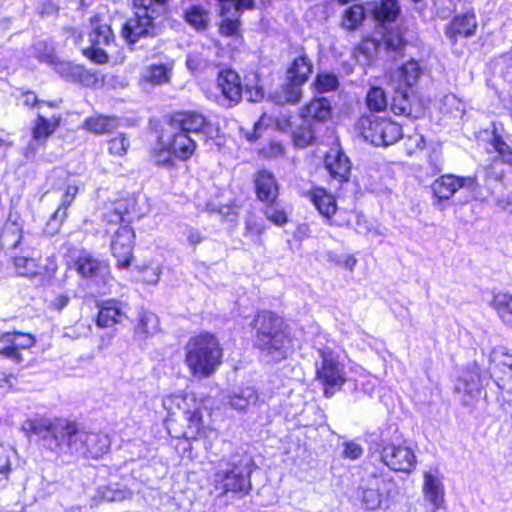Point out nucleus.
Listing matches in <instances>:
<instances>
[{"mask_svg": "<svg viewBox=\"0 0 512 512\" xmlns=\"http://www.w3.org/2000/svg\"><path fill=\"white\" fill-rule=\"evenodd\" d=\"M22 429L38 436L44 448L58 454L78 453L97 459L106 454L111 445L107 434L87 432L65 419H29Z\"/></svg>", "mask_w": 512, "mask_h": 512, "instance_id": "obj_1", "label": "nucleus"}, {"mask_svg": "<svg viewBox=\"0 0 512 512\" xmlns=\"http://www.w3.org/2000/svg\"><path fill=\"white\" fill-rule=\"evenodd\" d=\"M251 326L254 333V346L260 357L267 363H279L288 357L291 339L284 320L276 313L262 310L256 314Z\"/></svg>", "mask_w": 512, "mask_h": 512, "instance_id": "obj_2", "label": "nucleus"}, {"mask_svg": "<svg viewBox=\"0 0 512 512\" xmlns=\"http://www.w3.org/2000/svg\"><path fill=\"white\" fill-rule=\"evenodd\" d=\"M252 466L253 460L248 454H234L221 459L213 474V486L218 496L246 495L251 489Z\"/></svg>", "mask_w": 512, "mask_h": 512, "instance_id": "obj_3", "label": "nucleus"}, {"mask_svg": "<svg viewBox=\"0 0 512 512\" xmlns=\"http://www.w3.org/2000/svg\"><path fill=\"white\" fill-rule=\"evenodd\" d=\"M185 364L195 378H208L222 362L223 351L214 334L205 332L191 337L184 347Z\"/></svg>", "mask_w": 512, "mask_h": 512, "instance_id": "obj_4", "label": "nucleus"}, {"mask_svg": "<svg viewBox=\"0 0 512 512\" xmlns=\"http://www.w3.org/2000/svg\"><path fill=\"white\" fill-rule=\"evenodd\" d=\"M332 116L331 103L326 97H317L300 109L301 123L292 133L295 146L304 148L315 143L317 134Z\"/></svg>", "mask_w": 512, "mask_h": 512, "instance_id": "obj_5", "label": "nucleus"}, {"mask_svg": "<svg viewBox=\"0 0 512 512\" xmlns=\"http://www.w3.org/2000/svg\"><path fill=\"white\" fill-rule=\"evenodd\" d=\"M377 451L380 461L396 472L410 473L416 465V456L412 449L402 443L401 434L393 426L381 430Z\"/></svg>", "mask_w": 512, "mask_h": 512, "instance_id": "obj_6", "label": "nucleus"}, {"mask_svg": "<svg viewBox=\"0 0 512 512\" xmlns=\"http://www.w3.org/2000/svg\"><path fill=\"white\" fill-rule=\"evenodd\" d=\"M316 380L322 386L326 398H331L346 382L345 365L332 349H319L316 361Z\"/></svg>", "mask_w": 512, "mask_h": 512, "instance_id": "obj_7", "label": "nucleus"}, {"mask_svg": "<svg viewBox=\"0 0 512 512\" xmlns=\"http://www.w3.org/2000/svg\"><path fill=\"white\" fill-rule=\"evenodd\" d=\"M357 129L366 141L375 146H389L402 136V128L395 122L375 115H363Z\"/></svg>", "mask_w": 512, "mask_h": 512, "instance_id": "obj_8", "label": "nucleus"}, {"mask_svg": "<svg viewBox=\"0 0 512 512\" xmlns=\"http://www.w3.org/2000/svg\"><path fill=\"white\" fill-rule=\"evenodd\" d=\"M134 16L129 18L122 27V37L128 44H135L141 38L156 37L162 32V16L152 13L149 8L135 6Z\"/></svg>", "mask_w": 512, "mask_h": 512, "instance_id": "obj_9", "label": "nucleus"}, {"mask_svg": "<svg viewBox=\"0 0 512 512\" xmlns=\"http://www.w3.org/2000/svg\"><path fill=\"white\" fill-rule=\"evenodd\" d=\"M75 269L91 292L105 294L110 282L109 265L93 257L89 253H82L75 261Z\"/></svg>", "mask_w": 512, "mask_h": 512, "instance_id": "obj_10", "label": "nucleus"}, {"mask_svg": "<svg viewBox=\"0 0 512 512\" xmlns=\"http://www.w3.org/2000/svg\"><path fill=\"white\" fill-rule=\"evenodd\" d=\"M91 32L89 33L90 46L83 50L84 55L97 64L108 62V54L105 47L115 40L111 27L104 23L100 16L90 18Z\"/></svg>", "mask_w": 512, "mask_h": 512, "instance_id": "obj_11", "label": "nucleus"}, {"mask_svg": "<svg viewBox=\"0 0 512 512\" xmlns=\"http://www.w3.org/2000/svg\"><path fill=\"white\" fill-rule=\"evenodd\" d=\"M169 129L180 130L188 135L204 134L213 136L211 121L201 112L195 110L178 111L171 115Z\"/></svg>", "mask_w": 512, "mask_h": 512, "instance_id": "obj_12", "label": "nucleus"}, {"mask_svg": "<svg viewBox=\"0 0 512 512\" xmlns=\"http://www.w3.org/2000/svg\"><path fill=\"white\" fill-rule=\"evenodd\" d=\"M216 87L221 96L216 97V101L225 107L237 105L243 96V86L240 76L231 69L221 70L218 73Z\"/></svg>", "mask_w": 512, "mask_h": 512, "instance_id": "obj_13", "label": "nucleus"}, {"mask_svg": "<svg viewBox=\"0 0 512 512\" xmlns=\"http://www.w3.org/2000/svg\"><path fill=\"white\" fill-rule=\"evenodd\" d=\"M134 238L135 233L128 225L120 226L112 237L111 252L119 269H127L131 265Z\"/></svg>", "mask_w": 512, "mask_h": 512, "instance_id": "obj_14", "label": "nucleus"}, {"mask_svg": "<svg viewBox=\"0 0 512 512\" xmlns=\"http://www.w3.org/2000/svg\"><path fill=\"white\" fill-rule=\"evenodd\" d=\"M477 186L475 177H459L453 174H446L436 179L431 189L438 200L450 199L460 188L474 191Z\"/></svg>", "mask_w": 512, "mask_h": 512, "instance_id": "obj_15", "label": "nucleus"}, {"mask_svg": "<svg viewBox=\"0 0 512 512\" xmlns=\"http://www.w3.org/2000/svg\"><path fill=\"white\" fill-rule=\"evenodd\" d=\"M186 398L178 395L166 397L163 400V406L170 413L175 414L174 407L183 412L184 419L188 423L184 432L186 438H196L202 427V415L199 409L186 410Z\"/></svg>", "mask_w": 512, "mask_h": 512, "instance_id": "obj_16", "label": "nucleus"}, {"mask_svg": "<svg viewBox=\"0 0 512 512\" xmlns=\"http://www.w3.org/2000/svg\"><path fill=\"white\" fill-rule=\"evenodd\" d=\"M1 342L4 346L0 349V355L20 364L23 361L20 350L29 349L34 346L35 338L29 333L8 332L2 335Z\"/></svg>", "mask_w": 512, "mask_h": 512, "instance_id": "obj_17", "label": "nucleus"}, {"mask_svg": "<svg viewBox=\"0 0 512 512\" xmlns=\"http://www.w3.org/2000/svg\"><path fill=\"white\" fill-rule=\"evenodd\" d=\"M477 19L473 9L456 15L445 29L446 37L455 44L459 38L471 37L477 30Z\"/></svg>", "mask_w": 512, "mask_h": 512, "instance_id": "obj_18", "label": "nucleus"}, {"mask_svg": "<svg viewBox=\"0 0 512 512\" xmlns=\"http://www.w3.org/2000/svg\"><path fill=\"white\" fill-rule=\"evenodd\" d=\"M324 165L331 177L339 182L349 180L351 163L349 158L339 149H330L325 156Z\"/></svg>", "mask_w": 512, "mask_h": 512, "instance_id": "obj_19", "label": "nucleus"}, {"mask_svg": "<svg viewBox=\"0 0 512 512\" xmlns=\"http://www.w3.org/2000/svg\"><path fill=\"white\" fill-rule=\"evenodd\" d=\"M166 145L172 149L174 157L182 161L190 159L197 149V143L192 136L174 129H169Z\"/></svg>", "mask_w": 512, "mask_h": 512, "instance_id": "obj_20", "label": "nucleus"}, {"mask_svg": "<svg viewBox=\"0 0 512 512\" xmlns=\"http://www.w3.org/2000/svg\"><path fill=\"white\" fill-rule=\"evenodd\" d=\"M52 66L54 70L67 81L80 83L85 86H89L95 81L93 74L81 65L57 58Z\"/></svg>", "mask_w": 512, "mask_h": 512, "instance_id": "obj_21", "label": "nucleus"}, {"mask_svg": "<svg viewBox=\"0 0 512 512\" xmlns=\"http://www.w3.org/2000/svg\"><path fill=\"white\" fill-rule=\"evenodd\" d=\"M390 109L395 115L418 118L420 109L415 103L412 90L397 88L390 103Z\"/></svg>", "mask_w": 512, "mask_h": 512, "instance_id": "obj_22", "label": "nucleus"}, {"mask_svg": "<svg viewBox=\"0 0 512 512\" xmlns=\"http://www.w3.org/2000/svg\"><path fill=\"white\" fill-rule=\"evenodd\" d=\"M366 10L380 24L395 21L401 11L397 0L371 1L366 4Z\"/></svg>", "mask_w": 512, "mask_h": 512, "instance_id": "obj_23", "label": "nucleus"}, {"mask_svg": "<svg viewBox=\"0 0 512 512\" xmlns=\"http://www.w3.org/2000/svg\"><path fill=\"white\" fill-rule=\"evenodd\" d=\"M486 374H481L480 367L473 363L468 366L463 372L462 376L458 379L455 389L457 392L472 395L474 392H479L481 387L487 382Z\"/></svg>", "mask_w": 512, "mask_h": 512, "instance_id": "obj_24", "label": "nucleus"}, {"mask_svg": "<svg viewBox=\"0 0 512 512\" xmlns=\"http://www.w3.org/2000/svg\"><path fill=\"white\" fill-rule=\"evenodd\" d=\"M313 73V63L308 55L301 51L296 55L286 71V80L304 85Z\"/></svg>", "mask_w": 512, "mask_h": 512, "instance_id": "obj_25", "label": "nucleus"}, {"mask_svg": "<svg viewBox=\"0 0 512 512\" xmlns=\"http://www.w3.org/2000/svg\"><path fill=\"white\" fill-rule=\"evenodd\" d=\"M254 183L256 194L260 201L277 200L278 184L274 175L268 170H260L255 174Z\"/></svg>", "mask_w": 512, "mask_h": 512, "instance_id": "obj_26", "label": "nucleus"}, {"mask_svg": "<svg viewBox=\"0 0 512 512\" xmlns=\"http://www.w3.org/2000/svg\"><path fill=\"white\" fill-rule=\"evenodd\" d=\"M303 86L300 83L286 80L284 84L270 94L269 99L280 106L295 105L302 99Z\"/></svg>", "mask_w": 512, "mask_h": 512, "instance_id": "obj_27", "label": "nucleus"}, {"mask_svg": "<svg viewBox=\"0 0 512 512\" xmlns=\"http://www.w3.org/2000/svg\"><path fill=\"white\" fill-rule=\"evenodd\" d=\"M126 318L120 302L108 300L99 307L96 323L99 327H111Z\"/></svg>", "mask_w": 512, "mask_h": 512, "instance_id": "obj_28", "label": "nucleus"}, {"mask_svg": "<svg viewBox=\"0 0 512 512\" xmlns=\"http://www.w3.org/2000/svg\"><path fill=\"white\" fill-rule=\"evenodd\" d=\"M135 200L119 199L113 202L104 214V220L111 224L131 222V210L134 209Z\"/></svg>", "mask_w": 512, "mask_h": 512, "instance_id": "obj_29", "label": "nucleus"}, {"mask_svg": "<svg viewBox=\"0 0 512 512\" xmlns=\"http://www.w3.org/2000/svg\"><path fill=\"white\" fill-rule=\"evenodd\" d=\"M258 401V393L253 387H242L230 392L225 403L234 410L245 411L249 406Z\"/></svg>", "mask_w": 512, "mask_h": 512, "instance_id": "obj_30", "label": "nucleus"}, {"mask_svg": "<svg viewBox=\"0 0 512 512\" xmlns=\"http://www.w3.org/2000/svg\"><path fill=\"white\" fill-rule=\"evenodd\" d=\"M423 492L425 499L429 501L435 509H439L444 502V486L441 479L432 472L424 473Z\"/></svg>", "mask_w": 512, "mask_h": 512, "instance_id": "obj_31", "label": "nucleus"}, {"mask_svg": "<svg viewBox=\"0 0 512 512\" xmlns=\"http://www.w3.org/2000/svg\"><path fill=\"white\" fill-rule=\"evenodd\" d=\"M310 201L314 204L319 213L330 220L337 211V204L334 196L323 188H315L308 193Z\"/></svg>", "mask_w": 512, "mask_h": 512, "instance_id": "obj_32", "label": "nucleus"}, {"mask_svg": "<svg viewBox=\"0 0 512 512\" xmlns=\"http://www.w3.org/2000/svg\"><path fill=\"white\" fill-rule=\"evenodd\" d=\"M173 69L172 62L152 63L141 72V79L151 85L168 83Z\"/></svg>", "mask_w": 512, "mask_h": 512, "instance_id": "obj_33", "label": "nucleus"}, {"mask_svg": "<svg viewBox=\"0 0 512 512\" xmlns=\"http://www.w3.org/2000/svg\"><path fill=\"white\" fill-rule=\"evenodd\" d=\"M385 485L384 479L373 476L367 487L361 488V500L367 509L374 510L379 508L383 501V494L380 488Z\"/></svg>", "mask_w": 512, "mask_h": 512, "instance_id": "obj_34", "label": "nucleus"}, {"mask_svg": "<svg viewBox=\"0 0 512 512\" xmlns=\"http://www.w3.org/2000/svg\"><path fill=\"white\" fill-rule=\"evenodd\" d=\"M159 331L158 316L147 310H142L138 314V324L135 327V335L141 339L153 336Z\"/></svg>", "mask_w": 512, "mask_h": 512, "instance_id": "obj_35", "label": "nucleus"}, {"mask_svg": "<svg viewBox=\"0 0 512 512\" xmlns=\"http://www.w3.org/2000/svg\"><path fill=\"white\" fill-rule=\"evenodd\" d=\"M381 50L380 41L373 38H365L355 49V58L362 65H370Z\"/></svg>", "mask_w": 512, "mask_h": 512, "instance_id": "obj_36", "label": "nucleus"}, {"mask_svg": "<svg viewBox=\"0 0 512 512\" xmlns=\"http://www.w3.org/2000/svg\"><path fill=\"white\" fill-rule=\"evenodd\" d=\"M491 376L497 375L503 369L512 368V355L507 352L505 347L493 348L489 355Z\"/></svg>", "mask_w": 512, "mask_h": 512, "instance_id": "obj_37", "label": "nucleus"}, {"mask_svg": "<svg viewBox=\"0 0 512 512\" xmlns=\"http://www.w3.org/2000/svg\"><path fill=\"white\" fill-rule=\"evenodd\" d=\"M381 49L391 55L392 59L401 55L405 47V41L402 36L395 31L385 33L380 41Z\"/></svg>", "mask_w": 512, "mask_h": 512, "instance_id": "obj_38", "label": "nucleus"}, {"mask_svg": "<svg viewBox=\"0 0 512 512\" xmlns=\"http://www.w3.org/2000/svg\"><path fill=\"white\" fill-rule=\"evenodd\" d=\"M422 74L421 67L417 61L411 60L403 64L398 71L400 82L405 84L406 89L412 90Z\"/></svg>", "mask_w": 512, "mask_h": 512, "instance_id": "obj_39", "label": "nucleus"}, {"mask_svg": "<svg viewBox=\"0 0 512 512\" xmlns=\"http://www.w3.org/2000/svg\"><path fill=\"white\" fill-rule=\"evenodd\" d=\"M118 123L116 118L107 116H95L85 120V128L96 134H104L112 131L117 127Z\"/></svg>", "mask_w": 512, "mask_h": 512, "instance_id": "obj_40", "label": "nucleus"}, {"mask_svg": "<svg viewBox=\"0 0 512 512\" xmlns=\"http://www.w3.org/2000/svg\"><path fill=\"white\" fill-rule=\"evenodd\" d=\"M184 18L196 30H205L209 23V13L198 5H193L187 9Z\"/></svg>", "mask_w": 512, "mask_h": 512, "instance_id": "obj_41", "label": "nucleus"}, {"mask_svg": "<svg viewBox=\"0 0 512 512\" xmlns=\"http://www.w3.org/2000/svg\"><path fill=\"white\" fill-rule=\"evenodd\" d=\"M493 306L503 321L512 323V295L506 293L495 295Z\"/></svg>", "mask_w": 512, "mask_h": 512, "instance_id": "obj_42", "label": "nucleus"}, {"mask_svg": "<svg viewBox=\"0 0 512 512\" xmlns=\"http://www.w3.org/2000/svg\"><path fill=\"white\" fill-rule=\"evenodd\" d=\"M369 15L366 10V6L353 5L348 8L343 17V26L347 29L357 28L365 16Z\"/></svg>", "mask_w": 512, "mask_h": 512, "instance_id": "obj_43", "label": "nucleus"}, {"mask_svg": "<svg viewBox=\"0 0 512 512\" xmlns=\"http://www.w3.org/2000/svg\"><path fill=\"white\" fill-rule=\"evenodd\" d=\"M14 267L18 275L33 277L40 274V267L37 261L28 257H15Z\"/></svg>", "mask_w": 512, "mask_h": 512, "instance_id": "obj_44", "label": "nucleus"}, {"mask_svg": "<svg viewBox=\"0 0 512 512\" xmlns=\"http://www.w3.org/2000/svg\"><path fill=\"white\" fill-rule=\"evenodd\" d=\"M33 55L40 62L53 65L58 58L55 54L54 47L47 41H37L33 46Z\"/></svg>", "mask_w": 512, "mask_h": 512, "instance_id": "obj_45", "label": "nucleus"}, {"mask_svg": "<svg viewBox=\"0 0 512 512\" xmlns=\"http://www.w3.org/2000/svg\"><path fill=\"white\" fill-rule=\"evenodd\" d=\"M366 103L372 111H383L388 105L384 90L380 87H371L366 96Z\"/></svg>", "mask_w": 512, "mask_h": 512, "instance_id": "obj_46", "label": "nucleus"}, {"mask_svg": "<svg viewBox=\"0 0 512 512\" xmlns=\"http://www.w3.org/2000/svg\"><path fill=\"white\" fill-rule=\"evenodd\" d=\"M57 125L58 120L52 124L42 115H38L35 127L33 129V140L37 142L45 141L47 137L54 132Z\"/></svg>", "mask_w": 512, "mask_h": 512, "instance_id": "obj_47", "label": "nucleus"}, {"mask_svg": "<svg viewBox=\"0 0 512 512\" xmlns=\"http://www.w3.org/2000/svg\"><path fill=\"white\" fill-rule=\"evenodd\" d=\"M264 209L265 217L275 225L282 226L287 223V214L281 205L276 201H268Z\"/></svg>", "mask_w": 512, "mask_h": 512, "instance_id": "obj_48", "label": "nucleus"}, {"mask_svg": "<svg viewBox=\"0 0 512 512\" xmlns=\"http://www.w3.org/2000/svg\"><path fill=\"white\" fill-rule=\"evenodd\" d=\"M315 89L319 93L335 91L339 86V80L333 73L321 72L316 76Z\"/></svg>", "mask_w": 512, "mask_h": 512, "instance_id": "obj_49", "label": "nucleus"}, {"mask_svg": "<svg viewBox=\"0 0 512 512\" xmlns=\"http://www.w3.org/2000/svg\"><path fill=\"white\" fill-rule=\"evenodd\" d=\"M491 145L494 148V150L498 153V155L501 157L503 162L508 164L512 163V150L500 135H493Z\"/></svg>", "mask_w": 512, "mask_h": 512, "instance_id": "obj_50", "label": "nucleus"}, {"mask_svg": "<svg viewBox=\"0 0 512 512\" xmlns=\"http://www.w3.org/2000/svg\"><path fill=\"white\" fill-rule=\"evenodd\" d=\"M66 217L67 213L65 212V209L57 208V210L50 216L49 220L47 221L45 232L49 235L56 234Z\"/></svg>", "mask_w": 512, "mask_h": 512, "instance_id": "obj_51", "label": "nucleus"}, {"mask_svg": "<svg viewBox=\"0 0 512 512\" xmlns=\"http://www.w3.org/2000/svg\"><path fill=\"white\" fill-rule=\"evenodd\" d=\"M129 140L123 134H119L108 142V150L114 156H123L129 147Z\"/></svg>", "mask_w": 512, "mask_h": 512, "instance_id": "obj_52", "label": "nucleus"}, {"mask_svg": "<svg viewBox=\"0 0 512 512\" xmlns=\"http://www.w3.org/2000/svg\"><path fill=\"white\" fill-rule=\"evenodd\" d=\"M168 0H133L134 6L140 5L149 8L152 13L163 16L166 12Z\"/></svg>", "mask_w": 512, "mask_h": 512, "instance_id": "obj_53", "label": "nucleus"}, {"mask_svg": "<svg viewBox=\"0 0 512 512\" xmlns=\"http://www.w3.org/2000/svg\"><path fill=\"white\" fill-rule=\"evenodd\" d=\"M493 377H495V383L499 389L512 395V368L503 369L501 373Z\"/></svg>", "mask_w": 512, "mask_h": 512, "instance_id": "obj_54", "label": "nucleus"}, {"mask_svg": "<svg viewBox=\"0 0 512 512\" xmlns=\"http://www.w3.org/2000/svg\"><path fill=\"white\" fill-rule=\"evenodd\" d=\"M425 138L423 135L415 133L405 140V149L407 155H413L417 150H423L425 147Z\"/></svg>", "mask_w": 512, "mask_h": 512, "instance_id": "obj_55", "label": "nucleus"}, {"mask_svg": "<svg viewBox=\"0 0 512 512\" xmlns=\"http://www.w3.org/2000/svg\"><path fill=\"white\" fill-rule=\"evenodd\" d=\"M240 22L238 20H232L229 18L223 19L220 24V33L227 37L238 39L241 37L239 33Z\"/></svg>", "mask_w": 512, "mask_h": 512, "instance_id": "obj_56", "label": "nucleus"}, {"mask_svg": "<svg viewBox=\"0 0 512 512\" xmlns=\"http://www.w3.org/2000/svg\"><path fill=\"white\" fill-rule=\"evenodd\" d=\"M172 149L167 146H162L154 154V160L157 165L164 167H172L174 165Z\"/></svg>", "mask_w": 512, "mask_h": 512, "instance_id": "obj_57", "label": "nucleus"}, {"mask_svg": "<svg viewBox=\"0 0 512 512\" xmlns=\"http://www.w3.org/2000/svg\"><path fill=\"white\" fill-rule=\"evenodd\" d=\"M428 164L433 173H440L443 170L442 152L433 148L428 155Z\"/></svg>", "mask_w": 512, "mask_h": 512, "instance_id": "obj_58", "label": "nucleus"}, {"mask_svg": "<svg viewBox=\"0 0 512 512\" xmlns=\"http://www.w3.org/2000/svg\"><path fill=\"white\" fill-rule=\"evenodd\" d=\"M362 454L363 449L358 443L354 441H348L344 443L343 456L345 458L350 460H357L362 456Z\"/></svg>", "mask_w": 512, "mask_h": 512, "instance_id": "obj_59", "label": "nucleus"}, {"mask_svg": "<svg viewBox=\"0 0 512 512\" xmlns=\"http://www.w3.org/2000/svg\"><path fill=\"white\" fill-rule=\"evenodd\" d=\"M243 93L249 102H259L264 97L263 89L259 86H249L245 85V89H243Z\"/></svg>", "mask_w": 512, "mask_h": 512, "instance_id": "obj_60", "label": "nucleus"}, {"mask_svg": "<svg viewBox=\"0 0 512 512\" xmlns=\"http://www.w3.org/2000/svg\"><path fill=\"white\" fill-rule=\"evenodd\" d=\"M77 192H78L77 186L68 185L63 196H62L61 203L58 208H64L65 212L67 213V209L73 202Z\"/></svg>", "mask_w": 512, "mask_h": 512, "instance_id": "obj_61", "label": "nucleus"}, {"mask_svg": "<svg viewBox=\"0 0 512 512\" xmlns=\"http://www.w3.org/2000/svg\"><path fill=\"white\" fill-rule=\"evenodd\" d=\"M11 472V464L7 455L0 456V483L5 482Z\"/></svg>", "mask_w": 512, "mask_h": 512, "instance_id": "obj_62", "label": "nucleus"}, {"mask_svg": "<svg viewBox=\"0 0 512 512\" xmlns=\"http://www.w3.org/2000/svg\"><path fill=\"white\" fill-rule=\"evenodd\" d=\"M59 10V7L55 0H45L41 7L42 15H53L56 14Z\"/></svg>", "mask_w": 512, "mask_h": 512, "instance_id": "obj_63", "label": "nucleus"}, {"mask_svg": "<svg viewBox=\"0 0 512 512\" xmlns=\"http://www.w3.org/2000/svg\"><path fill=\"white\" fill-rule=\"evenodd\" d=\"M69 301H70V299L68 296L58 295L52 302V306L57 311H61L63 308H65L68 305Z\"/></svg>", "mask_w": 512, "mask_h": 512, "instance_id": "obj_64", "label": "nucleus"}]
</instances>
